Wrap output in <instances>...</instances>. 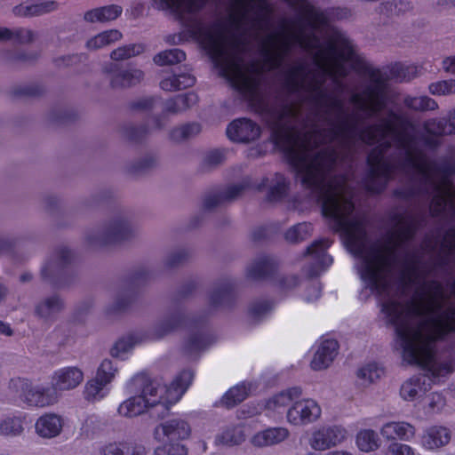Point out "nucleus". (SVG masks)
<instances>
[{"instance_id": "obj_21", "label": "nucleus", "mask_w": 455, "mask_h": 455, "mask_svg": "<svg viewBox=\"0 0 455 455\" xmlns=\"http://www.w3.org/2000/svg\"><path fill=\"white\" fill-rule=\"evenodd\" d=\"M277 268L276 260L271 256H259L246 267V277L250 280H262L272 275Z\"/></svg>"}, {"instance_id": "obj_50", "label": "nucleus", "mask_w": 455, "mask_h": 455, "mask_svg": "<svg viewBox=\"0 0 455 455\" xmlns=\"http://www.w3.org/2000/svg\"><path fill=\"white\" fill-rule=\"evenodd\" d=\"M186 59V53L178 48L165 50L154 57V62L159 66L174 65Z\"/></svg>"}, {"instance_id": "obj_60", "label": "nucleus", "mask_w": 455, "mask_h": 455, "mask_svg": "<svg viewBox=\"0 0 455 455\" xmlns=\"http://www.w3.org/2000/svg\"><path fill=\"white\" fill-rule=\"evenodd\" d=\"M188 450L180 443H165L155 450V455H187Z\"/></svg>"}, {"instance_id": "obj_18", "label": "nucleus", "mask_w": 455, "mask_h": 455, "mask_svg": "<svg viewBox=\"0 0 455 455\" xmlns=\"http://www.w3.org/2000/svg\"><path fill=\"white\" fill-rule=\"evenodd\" d=\"M245 186L243 184H235L228 187L224 190L209 193L204 200V208L212 211L227 203L235 200L244 190Z\"/></svg>"}, {"instance_id": "obj_37", "label": "nucleus", "mask_w": 455, "mask_h": 455, "mask_svg": "<svg viewBox=\"0 0 455 455\" xmlns=\"http://www.w3.org/2000/svg\"><path fill=\"white\" fill-rule=\"evenodd\" d=\"M108 384L94 377L84 386V396L88 402H97L106 397L109 392Z\"/></svg>"}, {"instance_id": "obj_20", "label": "nucleus", "mask_w": 455, "mask_h": 455, "mask_svg": "<svg viewBox=\"0 0 455 455\" xmlns=\"http://www.w3.org/2000/svg\"><path fill=\"white\" fill-rule=\"evenodd\" d=\"M63 427V419L55 413L40 416L35 424L36 433L42 438L51 439L58 436Z\"/></svg>"}, {"instance_id": "obj_19", "label": "nucleus", "mask_w": 455, "mask_h": 455, "mask_svg": "<svg viewBox=\"0 0 455 455\" xmlns=\"http://www.w3.org/2000/svg\"><path fill=\"white\" fill-rule=\"evenodd\" d=\"M65 309V301L63 298L57 294H52L42 299L35 306V314L44 321L55 319L56 315Z\"/></svg>"}, {"instance_id": "obj_41", "label": "nucleus", "mask_w": 455, "mask_h": 455, "mask_svg": "<svg viewBox=\"0 0 455 455\" xmlns=\"http://www.w3.org/2000/svg\"><path fill=\"white\" fill-rule=\"evenodd\" d=\"M312 233V224L309 222H302L291 227L285 232L284 237L290 243H299L309 238Z\"/></svg>"}, {"instance_id": "obj_13", "label": "nucleus", "mask_w": 455, "mask_h": 455, "mask_svg": "<svg viewBox=\"0 0 455 455\" xmlns=\"http://www.w3.org/2000/svg\"><path fill=\"white\" fill-rule=\"evenodd\" d=\"M191 434L190 426L181 419L166 420L154 429V437L158 442L167 438L171 442L187 439Z\"/></svg>"}, {"instance_id": "obj_31", "label": "nucleus", "mask_w": 455, "mask_h": 455, "mask_svg": "<svg viewBox=\"0 0 455 455\" xmlns=\"http://www.w3.org/2000/svg\"><path fill=\"white\" fill-rule=\"evenodd\" d=\"M122 37V33L117 29L106 30L89 38L85 43V48L91 52L99 51L119 41Z\"/></svg>"}, {"instance_id": "obj_17", "label": "nucleus", "mask_w": 455, "mask_h": 455, "mask_svg": "<svg viewBox=\"0 0 455 455\" xmlns=\"http://www.w3.org/2000/svg\"><path fill=\"white\" fill-rule=\"evenodd\" d=\"M84 380V372L78 367L69 366L54 371L52 378V387L58 391H68L78 387Z\"/></svg>"}, {"instance_id": "obj_7", "label": "nucleus", "mask_w": 455, "mask_h": 455, "mask_svg": "<svg viewBox=\"0 0 455 455\" xmlns=\"http://www.w3.org/2000/svg\"><path fill=\"white\" fill-rule=\"evenodd\" d=\"M74 259V252L67 246L57 248L43 264L40 275L44 282L58 289L69 287L76 279L74 272L68 270Z\"/></svg>"}, {"instance_id": "obj_57", "label": "nucleus", "mask_w": 455, "mask_h": 455, "mask_svg": "<svg viewBox=\"0 0 455 455\" xmlns=\"http://www.w3.org/2000/svg\"><path fill=\"white\" fill-rule=\"evenodd\" d=\"M189 257L190 252L187 249H176L165 257L164 264L167 268L177 267L185 263Z\"/></svg>"}, {"instance_id": "obj_64", "label": "nucleus", "mask_w": 455, "mask_h": 455, "mask_svg": "<svg viewBox=\"0 0 455 455\" xmlns=\"http://www.w3.org/2000/svg\"><path fill=\"white\" fill-rule=\"evenodd\" d=\"M387 455H414V452L407 444L393 443L388 446Z\"/></svg>"}, {"instance_id": "obj_51", "label": "nucleus", "mask_w": 455, "mask_h": 455, "mask_svg": "<svg viewBox=\"0 0 455 455\" xmlns=\"http://www.w3.org/2000/svg\"><path fill=\"white\" fill-rule=\"evenodd\" d=\"M172 400V395L168 393H164L158 398V401L154 405H148L147 411L149 416L156 419H162L169 413V402Z\"/></svg>"}, {"instance_id": "obj_36", "label": "nucleus", "mask_w": 455, "mask_h": 455, "mask_svg": "<svg viewBox=\"0 0 455 455\" xmlns=\"http://www.w3.org/2000/svg\"><path fill=\"white\" fill-rule=\"evenodd\" d=\"M252 384L242 383L231 387L220 399V403L226 408H232L243 402L251 391Z\"/></svg>"}, {"instance_id": "obj_29", "label": "nucleus", "mask_w": 455, "mask_h": 455, "mask_svg": "<svg viewBox=\"0 0 455 455\" xmlns=\"http://www.w3.org/2000/svg\"><path fill=\"white\" fill-rule=\"evenodd\" d=\"M381 435L387 440L401 439L409 441L415 435L416 429L410 423L401 422H388L385 424L381 430Z\"/></svg>"}, {"instance_id": "obj_62", "label": "nucleus", "mask_w": 455, "mask_h": 455, "mask_svg": "<svg viewBox=\"0 0 455 455\" xmlns=\"http://www.w3.org/2000/svg\"><path fill=\"white\" fill-rule=\"evenodd\" d=\"M158 101L159 99L156 97H143L133 100L130 106L132 109L148 111L153 109Z\"/></svg>"}, {"instance_id": "obj_32", "label": "nucleus", "mask_w": 455, "mask_h": 455, "mask_svg": "<svg viewBox=\"0 0 455 455\" xmlns=\"http://www.w3.org/2000/svg\"><path fill=\"white\" fill-rule=\"evenodd\" d=\"M36 34L26 28H2L0 27V41H12L20 44H28L35 41Z\"/></svg>"}, {"instance_id": "obj_45", "label": "nucleus", "mask_w": 455, "mask_h": 455, "mask_svg": "<svg viewBox=\"0 0 455 455\" xmlns=\"http://www.w3.org/2000/svg\"><path fill=\"white\" fill-rule=\"evenodd\" d=\"M201 132V125L198 123H189L173 128L170 132V139L174 142H181L188 140Z\"/></svg>"}, {"instance_id": "obj_11", "label": "nucleus", "mask_w": 455, "mask_h": 455, "mask_svg": "<svg viewBox=\"0 0 455 455\" xmlns=\"http://www.w3.org/2000/svg\"><path fill=\"white\" fill-rule=\"evenodd\" d=\"M237 281L232 277L218 280L209 293V306L212 309L229 308L235 302Z\"/></svg>"}, {"instance_id": "obj_34", "label": "nucleus", "mask_w": 455, "mask_h": 455, "mask_svg": "<svg viewBox=\"0 0 455 455\" xmlns=\"http://www.w3.org/2000/svg\"><path fill=\"white\" fill-rule=\"evenodd\" d=\"M196 78L188 73H175L160 82V87L166 92L184 90L195 84Z\"/></svg>"}, {"instance_id": "obj_44", "label": "nucleus", "mask_w": 455, "mask_h": 455, "mask_svg": "<svg viewBox=\"0 0 455 455\" xmlns=\"http://www.w3.org/2000/svg\"><path fill=\"white\" fill-rule=\"evenodd\" d=\"M275 307V303L270 299H258L253 301L249 308V314L252 320L260 322L268 316Z\"/></svg>"}, {"instance_id": "obj_2", "label": "nucleus", "mask_w": 455, "mask_h": 455, "mask_svg": "<svg viewBox=\"0 0 455 455\" xmlns=\"http://www.w3.org/2000/svg\"><path fill=\"white\" fill-rule=\"evenodd\" d=\"M322 212L359 259L361 278L384 299L381 311L395 326L403 359L425 371L402 385L401 397H420L451 372L435 360V344L455 332V307L446 306L443 283L427 277L451 274L455 212H391L385 237L371 244L357 212ZM451 289L455 296V277Z\"/></svg>"}, {"instance_id": "obj_22", "label": "nucleus", "mask_w": 455, "mask_h": 455, "mask_svg": "<svg viewBox=\"0 0 455 455\" xmlns=\"http://www.w3.org/2000/svg\"><path fill=\"white\" fill-rule=\"evenodd\" d=\"M339 344L334 339H325L318 347L312 361L311 367L315 371L326 369L338 354Z\"/></svg>"}, {"instance_id": "obj_14", "label": "nucleus", "mask_w": 455, "mask_h": 455, "mask_svg": "<svg viewBox=\"0 0 455 455\" xmlns=\"http://www.w3.org/2000/svg\"><path fill=\"white\" fill-rule=\"evenodd\" d=\"M227 135L233 141L248 143L259 137L260 127L251 119L238 118L228 124Z\"/></svg>"}, {"instance_id": "obj_27", "label": "nucleus", "mask_w": 455, "mask_h": 455, "mask_svg": "<svg viewBox=\"0 0 455 455\" xmlns=\"http://www.w3.org/2000/svg\"><path fill=\"white\" fill-rule=\"evenodd\" d=\"M198 101L197 95L189 92L177 95L164 101L163 107L164 115H179L192 108Z\"/></svg>"}, {"instance_id": "obj_4", "label": "nucleus", "mask_w": 455, "mask_h": 455, "mask_svg": "<svg viewBox=\"0 0 455 455\" xmlns=\"http://www.w3.org/2000/svg\"><path fill=\"white\" fill-rule=\"evenodd\" d=\"M135 229L126 212L114 213L102 224L88 229L84 242L91 249L121 243L134 237Z\"/></svg>"}, {"instance_id": "obj_12", "label": "nucleus", "mask_w": 455, "mask_h": 455, "mask_svg": "<svg viewBox=\"0 0 455 455\" xmlns=\"http://www.w3.org/2000/svg\"><path fill=\"white\" fill-rule=\"evenodd\" d=\"M109 75V84L113 89H125L135 86L144 79V72L138 68L120 69L111 63L104 68Z\"/></svg>"}, {"instance_id": "obj_5", "label": "nucleus", "mask_w": 455, "mask_h": 455, "mask_svg": "<svg viewBox=\"0 0 455 455\" xmlns=\"http://www.w3.org/2000/svg\"><path fill=\"white\" fill-rule=\"evenodd\" d=\"M129 388L135 395L124 401L118 407V413L126 418L143 414L148 405L156 404L159 396L165 392L164 385L144 373L134 376L129 383Z\"/></svg>"}, {"instance_id": "obj_49", "label": "nucleus", "mask_w": 455, "mask_h": 455, "mask_svg": "<svg viewBox=\"0 0 455 455\" xmlns=\"http://www.w3.org/2000/svg\"><path fill=\"white\" fill-rule=\"evenodd\" d=\"M145 46L141 44H131L120 46L110 53V58L115 61L126 60L142 53Z\"/></svg>"}, {"instance_id": "obj_42", "label": "nucleus", "mask_w": 455, "mask_h": 455, "mask_svg": "<svg viewBox=\"0 0 455 455\" xmlns=\"http://www.w3.org/2000/svg\"><path fill=\"white\" fill-rule=\"evenodd\" d=\"M403 104L414 111H434L438 108L437 102L428 96L411 97L406 96L403 99Z\"/></svg>"}, {"instance_id": "obj_35", "label": "nucleus", "mask_w": 455, "mask_h": 455, "mask_svg": "<svg viewBox=\"0 0 455 455\" xmlns=\"http://www.w3.org/2000/svg\"><path fill=\"white\" fill-rule=\"evenodd\" d=\"M194 378V372L190 370L182 371L172 382L171 386L167 388L165 387V392L172 395L173 402H177L180 399L182 395L186 392L188 387L190 386Z\"/></svg>"}, {"instance_id": "obj_46", "label": "nucleus", "mask_w": 455, "mask_h": 455, "mask_svg": "<svg viewBox=\"0 0 455 455\" xmlns=\"http://www.w3.org/2000/svg\"><path fill=\"white\" fill-rule=\"evenodd\" d=\"M378 434L371 429L360 431L356 436V443L362 451L369 452L375 451L379 446Z\"/></svg>"}, {"instance_id": "obj_54", "label": "nucleus", "mask_w": 455, "mask_h": 455, "mask_svg": "<svg viewBox=\"0 0 455 455\" xmlns=\"http://www.w3.org/2000/svg\"><path fill=\"white\" fill-rule=\"evenodd\" d=\"M383 374V369L379 367L376 363H369L357 371V377L363 381V385L374 382L380 379Z\"/></svg>"}, {"instance_id": "obj_55", "label": "nucleus", "mask_w": 455, "mask_h": 455, "mask_svg": "<svg viewBox=\"0 0 455 455\" xmlns=\"http://www.w3.org/2000/svg\"><path fill=\"white\" fill-rule=\"evenodd\" d=\"M122 134L130 141L139 142L148 134V128L146 124H127L122 127Z\"/></svg>"}, {"instance_id": "obj_58", "label": "nucleus", "mask_w": 455, "mask_h": 455, "mask_svg": "<svg viewBox=\"0 0 455 455\" xmlns=\"http://www.w3.org/2000/svg\"><path fill=\"white\" fill-rule=\"evenodd\" d=\"M223 152L220 150L211 151L204 156L200 166V170L202 172H208L220 165L223 163Z\"/></svg>"}, {"instance_id": "obj_33", "label": "nucleus", "mask_w": 455, "mask_h": 455, "mask_svg": "<svg viewBox=\"0 0 455 455\" xmlns=\"http://www.w3.org/2000/svg\"><path fill=\"white\" fill-rule=\"evenodd\" d=\"M196 78L188 73H175L160 82V87L166 92L184 90L195 84Z\"/></svg>"}, {"instance_id": "obj_30", "label": "nucleus", "mask_w": 455, "mask_h": 455, "mask_svg": "<svg viewBox=\"0 0 455 455\" xmlns=\"http://www.w3.org/2000/svg\"><path fill=\"white\" fill-rule=\"evenodd\" d=\"M58 4L54 1H45L38 4L25 5L19 4L13 7L12 12L17 17H35L41 16L55 11Z\"/></svg>"}, {"instance_id": "obj_28", "label": "nucleus", "mask_w": 455, "mask_h": 455, "mask_svg": "<svg viewBox=\"0 0 455 455\" xmlns=\"http://www.w3.org/2000/svg\"><path fill=\"white\" fill-rule=\"evenodd\" d=\"M123 12V8L117 4H110L94 8L84 12V20L89 23L109 22L116 20Z\"/></svg>"}, {"instance_id": "obj_10", "label": "nucleus", "mask_w": 455, "mask_h": 455, "mask_svg": "<svg viewBox=\"0 0 455 455\" xmlns=\"http://www.w3.org/2000/svg\"><path fill=\"white\" fill-rule=\"evenodd\" d=\"M321 408L313 399H296L286 411L287 421L294 426H305L315 421Z\"/></svg>"}, {"instance_id": "obj_47", "label": "nucleus", "mask_w": 455, "mask_h": 455, "mask_svg": "<svg viewBox=\"0 0 455 455\" xmlns=\"http://www.w3.org/2000/svg\"><path fill=\"white\" fill-rule=\"evenodd\" d=\"M420 69L417 66L395 64L390 69V76L398 82H409L419 76Z\"/></svg>"}, {"instance_id": "obj_48", "label": "nucleus", "mask_w": 455, "mask_h": 455, "mask_svg": "<svg viewBox=\"0 0 455 455\" xmlns=\"http://www.w3.org/2000/svg\"><path fill=\"white\" fill-rule=\"evenodd\" d=\"M245 440V434L241 427H230L224 430L217 436L216 441L219 443L234 446L239 445Z\"/></svg>"}, {"instance_id": "obj_9", "label": "nucleus", "mask_w": 455, "mask_h": 455, "mask_svg": "<svg viewBox=\"0 0 455 455\" xmlns=\"http://www.w3.org/2000/svg\"><path fill=\"white\" fill-rule=\"evenodd\" d=\"M10 385L20 400L29 406L45 407L58 401V395L52 387L33 385L28 379L21 378L12 379Z\"/></svg>"}, {"instance_id": "obj_8", "label": "nucleus", "mask_w": 455, "mask_h": 455, "mask_svg": "<svg viewBox=\"0 0 455 455\" xmlns=\"http://www.w3.org/2000/svg\"><path fill=\"white\" fill-rule=\"evenodd\" d=\"M174 314H180L182 317V322L176 330L181 326L189 328V332L182 343L183 353L191 359L198 358L202 352L216 341V337L203 324H197L196 321L187 319L181 309L171 311L163 317H168Z\"/></svg>"}, {"instance_id": "obj_1", "label": "nucleus", "mask_w": 455, "mask_h": 455, "mask_svg": "<svg viewBox=\"0 0 455 455\" xmlns=\"http://www.w3.org/2000/svg\"><path fill=\"white\" fill-rule=\"evenodd\" d=\"M284 1L311 20V31L300 27L287 35L269 34L260 44L262 60L245 64L244 55L251 52L252 39L265 28L273 8L267 0H238L226 33L211 36L209 47L222 75L251 101L259 98L263 76L282 67L293 43L312 56L315 68L298 61L284 75L286 90L303 95L305 102L260 107L275 145L295 175H339L336 167L351 161L358 140L376 145L367 156L366 175H395L429 159L420 148L415 125L404 114L388 110L378 124L359 129L358 116L324 88L329 76L339 94L345 91L342 79L348 75L346 62L355 60L354 44L339 33L322 44L315 29L324 21L323 14L307 0Z\"/></svg>"}, {"instance_id": "obj_6", "label": "nucleus", "mask_w": 455, "mask_h": 455, "mask_svg": "<svg viewBox=\"0 0 455 455\" xmlns=\"http://www.w3.org/2000/svg\"><path fill=\"white\" fill-rule=\"evenodd\" d=\"M181 322L182 317L180 314H174L168 317H161L152 325L145 335L135 333L118 339L110 348L109 354L113 358L124 359V355L130 352L136 344L147 339H161L175 331Z\"/></svg>"}, {"instance_id": "obj_26", "label": "nucleus", "mask_w": 455, "mask_h": 455, "mask_svg": "<svg viewBox=\"0 0 455 455\" xmlns=\"http://www.w3.org/2000/svg\"><path fill=\"white\" fill-rule=\"evenodd\" d=\"M289 435V431L284 427H268L257 432L251 439L253 446L264 448L275 445L284 441Z\"/></svg>"}, {"instance_id": "obj_56", "label": "nucleus", "mask_w": 455, "mask_h": 455, "mask_svg": "<svg viewBox=\"0 0 455 455\" xmlns=\"http://www.w3.org/2000/svg\"><path fill=\"white\" fill-rule=\"evenodd\" d=\"M428 91L435 96H447L455 94V79L441 80L431 83Z\"/></svg>"}, {"instance_id": "obj_3", "label": "nucleus", "mask_w": 455, "mask_h": 455, "mask_svg": "<svg viewBox=\"0 0 455 455\" xmlns=\"http://www.w3.org/2000/svg\"><path fill=\"white\" fill-rule=\"evenodd\" d=\"M360 74L368 79L363 93L353 92L350 102L355 105L359 111L364 112L368 117L378 116L386 107L387 100V73L371 65H363Z\"/></svg>"}, {"instance_id": "obj_15", "label": "nucleus", "mask_w": 455, "mask_h": 455, "mask_svg": "<svg viewBox=\"0 0 455 455\" xmlns=\"http://www.w3.org/2000/svg\"><path fill=\"white\" fill-rule=\"evenodd\" d=\"M347 432L338 426L323 427L313 433L309 444L316 451H324L340 443L346 438Z\"/></svg>"}, {"instance_id": "obj_59", "label": "nucleus", "mask_w": 455, "mask_h": 455, "mask_svg": "<svg viewBox=\"0 0 455 455\" xmlns=\"http://www.w3.org/2000/svg\"><path fill=\"white\" fill-rule=\"evenodd\" d=\"M92 306L93 303L92 299H85L76 304L71 315L72 322L75 323H84L86 316L91 312Z\"/></svg>"}, {"instance_id": "obj_38", "label": "nucleus", "mask_w": 455, "mask_h": 455, "mask_svg": "<svg viewBox=\"0 0 455 455\" xmlns=\"http://www.w3.org/2000/svg\"><path fill=\"white\" fill-rule=\"evenodd\" d=\"M289 185V181L283 174L275 173L269 186L267 200L269 202L283 200L288 195Z\"/></svg>"}, {"instance_id": "obj_16", "label": "nucleus", "mask_w": 455, "mask_h": 455, "mask_svg": "<svg viewBox=\"0 0 455 455\" xmlns=\"http://www.w3.org/2000/svg\"><path fill=\"white\" fill-rule=\"evenodd\" d=\"M331 243L327 238H322L315 240L306 249L305 254L310 255L316 264L307 272L310 277L318 275L322 270L332 263L331 256L326 252Z\"/></svg>"}, {"instance_id": "obj_43", "label": "nucleus", "mask_w": 455, "mask_h": 455, "mask_svg": "<svg viewBox=\"0 0 455 455\" xmlns=\"http://www.w3.org/2000/svg\"><path fill=\"white\" fill-rule=\"evenodd\" d=\"M136 291L133 288L120 291L115 300L108 307V313H118L125 310L135 299Z\"/></svg>"}, {"instance_id": "obj_24", "label": "nucleus", "mask_w": 455, "mask_h": 455, "mask_svg": "<svg viewBox=\"0 0 455 455\" xmlns=\"http://www.w3.org/2000/svg\"><path fill=\"white\" fill-rule=\"evenodd\" d=\"M301 395L302 390L299 387L282 390L266 400L265 408L272 411L280 412L285 410L289 405H291L294 400L299 399Z\"/></svg>"}, {"instance_id": "obj_52", "label": "nucleus", "mask_w": 455, "mask_h": 455, "mask_svg": "<svg viewBox=\"0 0 455 455\" xmlns=\"http://www.w3.org/2000/svg\"><path fill=\"white\" fill-rule=\"evenodd\" d=\"M412 4L407 0H392L381 4V12L387 15H400L412 10Z\"/></svg>"}, {"instance_id": "obj_23", "label": "nucleus", "mask_w": 455, "mask_h": 455, "mask_svg": "<svg viewBox=\"0 0 455 455\" xmlns=\"http://www.w3.org/2000/svg\"><path fill=\"white\" fill-rule=\"evenodd\" d=\"M27 417L23 414H10L0 419V436L20 437L25 434Z\"/></svg>"}, {"instance_id": "obj_40", "label": "nucleus", "mask_w": 455, "mask_h": 455, "mask_svg": "<svg viewBox=\"0 0 455 455\" xmlns=\"http://www.w3.org/2000/svg\"><path fill=\"white\" fill-rule=\"evenodd\" d=\"M424 128L427 133L434 136H446L455 134V129L450 121V117L446 118H433L427 121Z\"/></svg>"}, {"instance_id": "obj_25", "label": "nucleus", "mask_w": 455, "mask_h": 455, "mask_svg": "<svg viewBox=\"0 0 455 455\" xmlns=\"http://www.w3.org/2000/svg\"><path fill=\"white\" fill-rule=\"evenodd\" d=\"M450 429L442 426L428 427L421 437L423 447L427 450H436L447 445L451 441Z\"/></svg>"}, {"instance_id": "obj_53", "label": "nucleus", "mask_w": 455, "mask_h": 455, "mask_svg": "<svg viewBox=\"0 0 455 455\" xmlns=\"http://www.w3.org/2000/svg\"><path fill=\"white\" fill-rule=\"evenodd\" d=\"M117 371L116 364L112 360L106 358L98 367L95 377L109 385L114 380Z\"/></svg>"}, {"instance_id": "obj_61", "label": "nucleus", "mask_w": 455, "mask_h": 455, "mask_svg": "<svg viewBox=\"0 0 455 455\" xmlns=\"http://www.w3.org/2000/svg\"><path fill=\"white\" fill-rule=\"evenodd\" d=\"M113 196V192L110 189H102L99 190L92 195H91L88 198L84 201V204L86 207H93L96 206L108 199H110Z\"/></svg>"}, {"instance_id": "obj_39", "label": "nucleus", "mask_w": 455, "mask_h": 455, "mask_svg": "<svg viewBox=\"0 0 455 455\" xmlns=\"http://www.w3.org/2000/svg\"><path fill=\"white\" fill-rule=\"evenodd\" d=\"M157 164L155 156L148 155L126 164L125 171L133 177H139L154 169Z\"/></svg>"}, {"instance_id": "obj_63", "label": "nucleus", "mask_w": 455, "mask_h": 455, "mask_svg": "<svg viewBox=\"0 0 455 455\" xmlns=\"http://www.w3.org/2000/svg\"><path fill=\"white\" fill-rule=\"evenodd\" d=\"M43 92V89L36 84L19 85L12 89L15 96H38Z\"/></svg>"}]
</instances>
